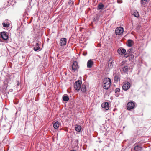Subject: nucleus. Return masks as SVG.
<instances>
[{
    "instance_id": "obj_36",
    "label": "nucleus",
    "mask_w": 151,
    "mask_h": 151,
    "mask_svg": "<svg viewBox=\"0 0 151 151\" xmlns=\"http://www.w3.org/2000/svg\"><path fill=\"white\" fill-rule=\"evenodd\" d=\"M70 151H76V150H71Z\"/></svg>"
},
{
    "instance_id": "obj_21",
    "label": "nucleus",
    "mask_w": 151,
    "mask_h": 151,
    "mask_svg": "<svg viewBox=\"0 0 151 151\" xmlns=\"http://www.w3.org/2000/svg\"><path fill=\"white\" fill-rule=\"evenodd\" d=\"M81 91L82 92L84 93L86 91V86L85 85L83 84L82 86H81Z\"/></svg>"
},
{
    "instance_id": "obj_1",
    "label": "nucleus",
    "mask_w": 151,
    "mask_h": 151,
    "mask_svg": "<svg viewBox=\"0 0 151 151\" xmlns=\"http://www.w3.org/2000/svg\"><path fill=\"white\" fill-rule=\"evenodd\" d=\"M111 81V79L109 78H105L102 83L103 88L105 89H108L110 87Z\"/></svg>"
},
{
    "instance_id": "obj_15",
    "label": "nucleus",
    "mask_w": 151,
    "mask_h": 151,
    "mask_svg": "<svg viewBox=\"0 0 151 151\" xmlns=\"http://www.w3.org/2000/svg\"><path fill=\"white\" fill-rule=\"evenodd\" d=\"M132 50V48H130L127 51H126V53L124 55V57L127 58L129 55H132L131 52Z\"/></svg>"
},
{
    "instance_id": "obj_7",
    "label": "nucleus",
    "mask_w": 151,
    "mask_h": 151,
    "mask_svg": "<svg viewBox=\"0 0 151 151\" xmlns=\"http://www.w3.org/2000/svg\"><path fill=\"white\" fill-rule=\"evenodd\" d=\"M114 61L113 59L110 58L108 61V66L109 69H112L114 65Z\"/></svg>"
},
{
    "instance_id": "obj_2",
    "label": "nucleus",
    "mask_w": 151,
    "mask_h": 151,
    "mask_svg": "<svg viewBox=\"0 0 151 151\" xmlns=\"http://www.w3.org/2000/svg\"><path fill=\"white\" fill-rule=\"evenodd\" d=\"M82 82L81 80H78L76 81L74 84V88L76 90H79L81 88Z\"/></svg>"
},
{
    "instance_id": "obj_6",
    "label": "nucleus",
    "mask_w": 151,
    "mask_h": 151,
    "mask_svg": "<svg viewBox=\"0 0 151 151\" xmlns=\"http://www.w3.org/2000/svg\"><path fill=\"white\" fill-rule=\"evenodd\" d=\"M78 68L79 67L78 65V62L76 61H74L72 66V68L74 72H75L78 70Z\"/></svg>"
},
{
    "instance_id": "obj_10",
    "label": "nucleus",
    "mask_w": 151,
    "mask_h": 151,
    "mask_svg": "<svg viewBox=\"0 0 151 151\" xmlns=\"http://www.w3.org/2000/svg\"><path fill=\"white\" fill-rule=\"evenodd\" d=\"M35 42H36V45L35 47H34L33 49L34 51H36L40 49L39 45L41 42L39 41H38L37 40Z\"/></svg>"
},
{
    "instance_id": "obj_32",
    "label": "nucleus",
    "mask_w": 151,
    "mask_h": 151,
    "mask_svg": "<svg viewBox=\"0 0 151 151\" xmlns=\"http://www.w3.org/2000/svg\"><path fill=\"white\" fill-rule=\"evenodd\" d=\"M117 2L118 3H121L122 2V0H117Z\"/></svg>"
},
{
    "instance_id": "obj_19",
    "label": "nucleus",
    "mask_w": 151,
    "mask_h": 151,
    "mask_svg": "<svg viewBox=\"0 0 151 151\" xmlns=\"http://www.w3.org/2000/svg\"><path fill=\"white\" fill-rule=\"evenodd\" d=\"M114 79L115 81L117 82L120 80V75L119 74L114 75Z\"/></svg>"
},
{
    "instance_id": "obj_16",
    "label": "nucleus",
    "mask_w": 151,
    "mask_h": 151,
    "mask_svg": "<svg viewBox=\"0 0 151 151\" xmlns=\"http://www.w3.org/2000/svg\"><path fill=\"white\" fill-rule=\"evenodd\" d=\"M93 64V63L92 60H88L87 63V67L88 68H91Z\"/></svg>"
},
{
    "instance_id": "obj_17",
    "label": "nucleus",
    "mask_w": 151,
    "mask_h": 151,
    "mask_svg": "<svg viewBox=\"0 0 151 151\" xmlns=\"http://www.w3.org/2000/svg\"><path fill=\"white\" fill-rule=\"evenodd\" d=\"M104 7V5L102 4V3H99L97 6V10H102Z\"/></svg>"
},
{
    "instance_id": "obj_3",
    "label": "nucleus",
    "mask_w": 151,
    "mask_h": 151,
    "mask_svg": "<svg viewBox=\"0 0 151 151\" xmlns=\"http://www.w3.org/2000/svg\"><path fill=\"white\" fill-rule=\"evenodd\" d=\"M123 31L124 29L122 27H118L116 29L115 32L116 35H119L122 34Z\"/></svg>"
},
{
    "instance_id": "obj_34",
    "label": "nucleus",
    "mask_w": 151,
    "mask_h": 151,
    "mask_svg": "<svg viewBox=\"0 0 151 151\" xmlns=\"http://www.w3.org/2000/svg\"><path fill=\"white\" fill-rule=\"evenodd\" d=\"M116 94V96L117 97H118L119 96V94L117 93Z\"/></svg>"
},
{
    "instance_id": "obj_39",
    "label": "nucleus",
    "mask_w": 151,
    "mask_h": 151,
    "mask_svg": "<svg viewBox=\"0 0 151 151\" xmlns=\"http://www.w3.org/2000/svg\"><path fill=\"white\" fill-rule=\"evenodd\" d=\"M94 151H97L95 150H94Z\"/></svg>"
},
{
    "instance_id": "obj_5",
    "label": "nucleus",
    "mask_w": 151,
    "mask_h": 151,
    "mask_svg": "<svg viewBox=\"0 0 151 151\" xmlns=\"http://www.w3.org/2000/svg\"><path fill=\"white\" fill-rule=\"evenodd\" d=\"M0 35L1 37L4 40H6L8 38V36L6 32L3 31L1 32Z\"/></svg>"
},
{
    "instance_id": "obj_4",
    "label": "nucleus",
    "mask_w": 151,
    "mask_h": 151,
    "mask_svg": "<svg viewBox=\"0 0 151 151\" xmlns=\"http://www.w3.org/2000/svg\"><path fill=\"white\" fill-rule=\"evenodd\" d=\"M135 106L134 103L133 102L131 101L128 102L127 105V110H130L133 109Z\"/></svg>"
},
{
    "instance_id": "obj_23",
    "label": "nucleus",
    "mask_w": 151,
    "mask_h": 151,
    "mask_svg": "<svg viewBox=\"0 0 151 151\" xmlns=\"http://www.w3.org/2000/svg\"><path fill=\"white\" fill-rule=\"evenodd\" d=\"M128 66L127 65H126L122 68V70L124 72H127L128 71Z\"/></svg>"
},
{
    "instance_id": "obj_18",
    "label": "nucleus",
    "mask_w": 151,
    "mask_h": 151,
    "mask_svg": "<svg viewBox=\"0 0 151 151\" xmlns=\"http://www.w3.org/2000/svg\"><path fill=\"white\" fill-rule=\"evenodd\" d=\"M62 99L64 101H67L69 99V96L66 94H64L63 96Z\"/></svg>"
},
{
    "instance_id": "obj_8",
    "label": "nucleus",
    "mask_w": 151,
    "mask_h": 151,
    "mask_svg": "<svg viewBox=\"0 0 151 151\" xmlns=\"http://www.w3.org/2000/svg\"><path fill=\"white\" fill-rule=\"evenodd\" d=\"M130 87V84L128 82L123 84L122 86V89L124 91L128 90Z\"/></svg>"
},
{
    "instance_id": "obj_24",
    "label": "nucleus",
    "mask_w": 151,
    "mask_h": 151,
    "mask_svg": "<svg viewBox=\"0 0 151 151\" xmlns=\"http://www.w3.org/2000/svg\"><path fill=\"white\" fill-rule=\"evenodd\" d=\"M81 129V126L79 125H76L75 128V130L78 132H80Z\"/></svg>"
},
{
    "instance_id": "obj_35",
    "label": "nucleus",
    "mask_w": 151,
    "mask_h": 151,
    "mask_svg": "<svg viewBox=\"0 0 151 151\" xmlns=\"http://www.w3.org/2000/svg\"><path fill=\"white\" fill-rule=\"evenodd\" d=\"M87 54V53L86 52V53H85V52H83V55H84V56H85Z\"/></svg>"
},
{
    "instance_id": "obj_20",
    "label": "nucleus",
    "mask_w": 151,
    "mask_h": 151,
    "mask_svg": "<svg viewBox=\"0 0 151 151\" xmlns=\"http://www.w3.org/2000/svg\"><path fill=\"white\" fill-rule=\"evenodd\" d=\"M9 128H7L6 126L5 125H3L1 129H0V130H1L2 131H8Z\"/></svg>"
},
{
    "instance_id": "obj_29",
    "label": "nucleus",
    "mask_w": 151,
    "mask_h": 151,
    "mask_svg": "<svg viewBox=\"0 0 151 151\" xmlns=\"http://www.w3.org/2000/svg\"><path fill=\"white\" fill-rule=\"evenodd\" d=\"M120 91V89L119 88H117L115 90V93H117L119 92Z\"/></svg>"
},
{
    "instance_id": "obj_27",
    "label": "nucleus",
    "mask_w": 151,
    "mask_h": 151,
    "mask_svg": "<svg viewBox=\"0 0 151 151\" xmlns=\"http://www.w3.org/2000/svg\"><path fill=\"white\" fill-rule=\"evenodd\" d=\"M128 57H129V61H132L134 58V56L132 55H129Z\"/></svg>"
},
{
    "instance_id": "obj_38",
    "label": "nucleus",
    "mask_w": 151,
    "mask_h": 151,
    "mask_svg": "<svg viewBox=\"0 0 151 151\" xmlns=\"http://www.w3.org/2000/svg\"><path fill=\"white\" fill-rule=\"evenodd\" d=\"M17 86H19V83H17Z\"/></svg>"
},
{
    "instance_id": "obj_28",
    "label": "nucleus",
    "mask_w": 151,
    "mask_h": 151,
    "mask_svg": "<svg viewBox=\"0 0 151 151\" xmlns=\"http://www.w3.org/2000/svg\"><path fill=\"white\" fill-rule=\"evenodd\" d=\"M2 24L3 26L4 27H8L9 26V24L3 22Z\"/></svg>"
},
{
    "instance_id": "obj_33",
    "label": "nucleus",
    "mask_w": 151,
    "mask_h": 151,
    "mask_svg": "<svg viewBox=\"0 0 151 151\" xmlns=\"http://www.w3.org/2000/svg\"><path fill=\"white\" fill-rule=\"evenodd\" d=\"M18 102L19 101L18 100H17V101H14V103L15 104H17L18 103Z\"/></svg>"
},
{
    "instance_id": "obj_12",
    "label": "nucleus",
    "mask_w": 151,
    "mask_h": 151,
    "mask_svg": "<svg viewBox=\"0 0 151 151\" xmlns=\"http://www.w3.org/2000/svg\"><path fill=\"white\" fill-rule=\"evenodd\" d=\"M101 107L105 108L106 110H108L109 108V103L107 102H105L102 103L101 104Z\"/></svg>"
},
{
    "instance_id": "obj_9",
    "label": "nucleus",
    "mask_w": 151,
    "mask_h": 151,
    "mask_svg": "<svg viewBox=\"0 0 151 151\" xmlns=\"http://www.w3.org/2000/svg\"><path fill=\"white\" fill-rule=\"evenodd\" d=\"M117 52L119 54L123 55L126 53V50L122 47H121L117 50Z\"/></svg>"
},
{
    "instance_id": "obj_30",
    "label": "nucleus",
    "mask_w": 151,
    "mask_h": 151,
    "mask_svg": "<svg viewBox=\"0 0 151 151\" xmlns=\"http://www.w3.org/2000/svg\"><path fill=\"white\" fill-rule=\"evenodd\" d=\"M74 3V2L71 1V0H69L68 2V4H70V5H72Z\"/></svg>"
},
{
    "instance_id": "obj_13",
    "label": "nucleus",
    "mask_w": 151,
    "mask_h": 151,
    "mask_svg": "<svg viewBox=\"0 0 151 151\" xmlns=\"http://www.w3.org/2000/svg\"><path fill=\"white\" fill-rule=\"evenodd\" d=\"M67 42V39L65 38H62L60 40V44L61 46L65 45Z\"/></svg>"
},
{
    "instance_id": "obj_37",
    "label": "nucleus",
    "mask_w": 151,
    "mask_h": 151,
    "mask_svg": "<svg viewBox=\"0 0 151 151\" xmlns=\"http://www.w3.org/2000/svg\"><path fill=\"white\" fill-rule=\"evenodd\" d=\"M15 1V0H12V2H14Z\"/></svg>"
},
{
    "instance_id": "obj_11",
    "label": "nucleus",
    "mask_w": 151,
    "mask_h": 151,
    "mask_svg": "<svg viewBox=\"0 0 151 151\" xmlns=\"http://www.w3.org/2000/svg\"><path fill=\"white\" fill-rule=\"evenodd\" d=\"M134 151H141L142 150V148L140 146L134 144Z\"/></svg>"
},
{
    "instance_id": "obj_14",
    "label": "nucleus",
    "mask_w": 151,
    "mask_h": 151,
    "mask_svg": "<svg viewBox=\"0 0 151 151\" xmlns=\"http://www.w3.org/2000/svg\"><path fill=\"white\" fill-rule=\"evenodd\" d=\"M134 44L133 41L131 39L127 40V45L129 47H131Z\"/></svg>"
},
{
    "instance_id": "obj_25",
    "label": "nucleus",
    "mask_w": 151,
    "mask_h": 151,
    "mask_svg": "<svg viewBox=\"0 0 151 151\" xmlns=\"http://www.w3.org/2000/svg\"><path fill=\"white\" fill-rule=\"evenodd\" d=\"M150 0H141V4L142 5H145L147 4Z\"/></svg>"
},
{
    "instance_id": "obj_22",
    "label": "nucleus",
    "mask_w": 151,
    "mask_h": 151,
    "mask_svg": "<svg viewBox=\"0 0 151 151\" xmlns=\"http://www.w3.org/2000/svg\"><path fill=\"white\" fill-rule=\"evenodd\" d=\"M60 123L58 121H56L53 124V126L55 129L58 128L59 126Z\"/></svg>"
},
{
    "instance_id": "obj_26",
    "label": "nucleus",
    "mask_w": 151,
    "mask_h": 151,
    "mask_svg": "<svg viewBox=\"0 0 151 151\" xmlns=\"http://www.w3.org/2000/svg\"><path fill=\"white\" fill-rule=\"evenodd\" d=\"M133 15L136 17H139V14L138 12L136 10L134 12Z\"/></svg>"
},
{
    "instance_id": "obj_31",
    "label": "nucleus",
    "mask_w": 151,
    "mask_h": 151,
    "mask_svg": "<svg viewBox=\"0 0 151 151\" xmlns=\"http://www.w3.org/2000/svg\"><path fill=\"white\" fill-rule=\"evenodd\" d=\"M97 17H95L93 19V21L94 22H96V21H97Z\"/></svg>"
}]
</instances>
